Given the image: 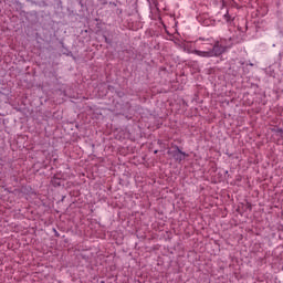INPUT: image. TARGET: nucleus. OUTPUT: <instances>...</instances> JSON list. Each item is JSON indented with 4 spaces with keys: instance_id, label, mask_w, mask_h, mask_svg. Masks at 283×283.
I'll return each mask as SVG.
<instances>
[{
    "instance_id": "2",
    "label": "nucleus",
    "mask_w": 283,
    "mask_h": 283,
    "mask_svg": "<svg viewBox=\"0 0 283 283\" xmlns=\"http://www.w3.org/2000/svg\"><path fill=\"white\" fill-rule=\"evenodd\" d=\"M168 155L171 156L177 163H182L189 154L180 150V148L175 147L172 150H168Z\"/></svg>"
},
{
    "instance_id": "3",
    "label": "nucleus",
    "mask_w": 283,
    "mask_h": 283,
    "mask_svg": "<svg viewBox=\"0 0 283 283\" xmlns=\"http://www.w3.org/2000/svg\"><path fill=\"white\" fill-rule=\"evenodd\" d=\"M193 54H196L197 56H201L202 59H212L210 50H207V51L195 50Z\"/></svg>"
},
{
    "instance_id": "5",
    "label": "nucleus",
    "mask_w": 283,
    "mask_h": 283,
    "mask_svg": "<svg viewBox=\"0 0 283 283\" xmlns=\"http://www.w3.org/2000/svg\"><path fill=\"white\" fill-rule=\"evenodd\" d=\"M208 43H210V45L213 43V40L211 39H207Z\"/></svg>"
},
{
    "instance_id": "6",
    "label": "nucleus",
    "mask_w": 283,
    "mask_h": 283,
    "mask_svg": "<svg viewBox=\"0 0 283 283\" xmlns=\"http://www.w3.org/2000/svg\"><path fill=\"white\" fill-rule=\"evenodd\" d=\"M199 41H205V39L200 38Z\"/></svg>"
},
{
    "instance_id": "1",
    "label": "nucleus",
    "mask_w": 283,
    "mask_h": 283,
    "mask_svg": "<svg viewBox=\"0 0 283 283\" xmlns=\"http://www.w3.org/2000/svg\"><path fill=\"white\" fill-rule=\"evenodd\" d=\"M231 45H233L231 38L229 40L221 39L220 41H217L213 44L212 49H209L210 56L213 59V56H220V55L224 54V52H227V49L231 48Z\"/></svg>"
},
{
    "instance_id": "4",
    "label": "nucleus",
    "mask_w": 283,
    "mask_h": 283,
    "mask_svg": "<svg viewBox=\"0 0 283 283\" xmlns=\"http://www.w3.org/2000/svg\"><path fill=\"white\" fill-rule=\"evenodd\" d=\"M223 19H224L226 23H231V15H229V11H227L224 13Z\"/></svg>"
}]
</instances>
